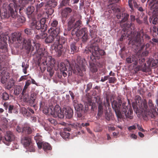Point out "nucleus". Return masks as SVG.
Returning <instances> with one entry per match:
<instances>
[{
  "instance_id": "1",
  "label": "nucleus",
  "mask_w": 158,
  "mask_h": 158,
  "mask_svg": "<svg viewBox=\"0 0 158 158\" xmlns=\"http://www.w3.org/2000/svg\"><path fill=\"white\" fill-rule=\"evenodd\" d=\"M77 61L74 69L71 65L69 66L68 65H65L63 63H61L59 64L58 68L64 77H66L67 75L70 76L72 72L81 76L83 75V72L85 70V60L83 59L81 60L80 56H78Z\"/></svg>"
},
{
  "instance_id": "2",
  "label": "nucleus",
  "mask_w": 158,
  "mask_h": 158,
  "mask_svg": "<svg viewBox=\"0 0 158 158\" xmlns=\"http://www.w3.org/2000/svg\"><path fill=\"white\" fill-rule=\"evenodd\" d=\"M43 112L48 115L51 114L54 117H59L62 118L64 116L66 118H70L73 114V111L69 107L64 108L62 110L58 105L54 107L50 106L48 108H45Z\"/></svg>"
},
{
  "instance_id": "3",
  "label": "nucleus",
  "mask_w": 158,
  "mask_h": 158,
  "mask_svg": "<svg viewBox=\"0 0 158 158\" xmlns=\"http://www.w3.org/2000/svg\"><path fill=\"white\" fill-rule=\"evenodd\" d=\"M10 37L14 44H17L19 46L22 44L28 51L33 50V47L31 45V40L30 39L23 40L21 37L20 33L16 32L13 33Z\"/></svg>"
},
{
  "instance_id": "4",
  "label": "nucleus",
  "mask_w": 158,
  "mask_h": 158,
  "mask_svg": "<svg viewBox=\"0 0 158 158\" xmlns=\"http://www.w3.org/2000/svg\"><path fill=\"white\" fill-rule=\"evenodd\" d=\"M35 46L36 52L40 55L42 62L44 65H50L52 67L53 66L55 63V59L52 58L51 56H48V52L45 50L41 53L42 49L40 48V44H39L36 43Z\"/></svg>"
},
{
  "instance_id": "5",
  "label": "nucleus",
  "mask_w": 158,
  "mask_h": 158,
  "mask_svg": "<svg viewBox=\"0 0 158 158\" xmlns=\"http://www.w3.org/2000/svg\"><path fill=\"white\" fill-rule=\"evenodd\" d=\"M122 101L120 99H118V101L114 100L112 103V106L114 110L115 114L118 118H120L122 117L121 110L124 113L126 112L127 108L125 105L126 103H123L122 105Z\"/></svg>"
},
{
  "instance_id": "6",
  "label": "nucleus",
  "mask_w": 158,
  "mask_h": 158,
  "mask_svg": "<svg viewBox=\"0 0 158 158\" xmlns=\"http://www.w3.org/2000/svg\"><path fill=\"white\" fill-rule=\"evenodd\" d=\"M48 32L50 34L49 36L45 40L46 43H51L53 41L55 42L56 41L58 43L60 39L59 33L60 29L59 28H56L55 29L51 27L48 30Z\"/></svg>"
},
{
  "instance_id": "7",
  "label": "nucleus",
  "mask_w": 158,
  "mask_h": 158,
  "mask_svg": "<svg viewBox=\"0 0 158 158\" xmlns=\"http://www.w3.org/2000/svg\"><path fill=\"white\" fill-rule=\"evenodd\" d=\"M26 3L25 0H19L18 3L14 0L12 3H10L9 5V10L11 16L13 18H16L17 17V11L19 7L21 6H24Z\"/></svg>"
},
{
  "instance_id": "8",
  "label": "nucleus",
  "mask_w": 158,
  "mask_h": 158,
  "mask_svg": "<svg viewBox=\"0 0 158 158\" xmlns=\"http://www.w3.org/2000/svg\"><path fill=\"white\" fill-rule=\"evenodd\" d=\"M85 52L86 53L90 52L92 55L95 57H99L100 56L103 55L105 54V52L103 50L100 49L98 46L97 45L91 46L89 48L88 50L85 49Z\"/></svg>"
},
{
  "instance_id": "9",
  "label": "nucleus",
  "mask_w": 158,
  "mask_h": 158,
  "mask_svg": "<svg viewBox=\"0 0 158 158\" xmlns=\"http://www.w3.org/2000/svg\"><path fill=\"white\" fill-rule=\"evenodd\" d=\"M129 15L127 13H124L122 14V19L121 22V25L123 28V30L124 31L127 30H130V29L132 30L134 28V25L133 24L128 22L126 23L123 24V23L126 21L128 18Z\"/></svg>"
},
{
  "instance_id": "10",
  "label": "nucleus",
  "mask_w": 158,
  "mask_h": 158,
  "mask_svg": "<svg viewBox=\"0 0 158 158\" xmlns=\"http://www.w3.org/2000/svg\"><path fill=\"white\" fill-rule=\"evenodd\" d=\"M86 31L85 28H83L80 30L74 28L72 30L71 34L72 35H76L77 37L82 36L83 39L85 40L86 39L87 37Z\"/></svg>"
},
{
  "instance_id": "11",
  "label": "nucleus",
  "mask_w": 158,
  "mask_h": 158,
  "mask_svg": "<svg viewBox=\"0 0 158 158\" xmlns=\"http://www.w3.org/2000/svg\"><path fill=\"white\" fill-rule=\"evenodd\" d=\"M148 105L150 111L146 112V117H150L153 118L155 117V115L157 114L156 110V107L154 106L152 101L151 100H149L148 101Z\"/></svg>"
},
{
  "instance_id": "12",
  "label": "nucleus",
  "mask_w": 158,
  "mask_h": 158,
  "mask_svg": "<svg viewBox=\"0 0 158 158\" xmlns=\"http://www.w3.org/2000/svg\"><path fill=\"white\" fill-rule=\"evenodd\" d=\"M45 20L44 19H42L40 21H34L31 23V27L32 29L35 28L37 30H39L42 27V25L44 24Z\"/></svg>"
},
{
  "instance_id": "13",
  "label": "nucleus",
  "mask_w": 158,
  "mask_h": 158,
  "mask_svg": "<svg viewBox=\"0 0 158 158\" xmlns=\"http://www.w3.org/2000/svg\"><path fill=\"white\" fill-rule=\"evenodd\" d=\"M135 44L133 46V47H134V46H137V49L138 50L139 49V51H140L141 50H143L145 47V50H147L149 47V44H147L145 46L142 44L141 41H139V39H136L135 40Z\"/></svg>"
},
{
  "instance_id": "14",
  "label": "nucleus",
  "mask_w": 158,
  "mask_h": 158,
  "mask_svg": "<svg viewBox=\"0 0 158 158\" xmlns=\"http://www.w3.org/2000/svg\"><path fill=\"white\" fill-rule=\"evenodd\" d=\"M31 142V138L28 136H23L21 139V143L25 147L28 146Z\"/></svg>"
},
{
  "instance_id": "15",
  "label": "nucleus",
  "mask_w": 158,
  "mask_h": 158,
  "mask_svg": "<svg viewBox=\"0 0 158 158\" xmlns=\"http://www.w3.org/2000/svg\"><path fill=\"white\" fill-rule=\"evenodd\" d=\"M42 136L39 134L37 133L36 136L34 137V139L36 141L38 147L39 149H41L42 148Z\"/></svg>"
},
{
  "instance_id": "16",
  "label": "nucleus",
  "mask_w": 158,
  "mask_h": 158,
  "mask_svg": "<svg viewBox=\"0 0 158 158\" xmlns=\"http://www.w3.org/2000/svg\"><path fill=\"white\" fill-rule=\"evenodd\" d=\"M52 47L53 49L55 50L56 52H57L58 53H60L63 47L62 45L59 44V40L58 43L56 42V41L55 42V44L53 45Z\"/></svg>"
},
{
  "instance_id": "17",
  "label": "nucleus",
  "mask_w": 158,
  "mask_h": 158,
  "mask_svg": "<svg viewBox=\"0 0 158 158\" xmlns=\"http://www.w3.org/2000/svg\"><path fill=\"white\" fill-rule=\"evenodd\" d=\"M14 136L12 132H7L6 135L5 136V139L7 142H11L14 139Z\"/></svg>"
},
{
  "instance_id": "18",
  "label": "nucleus",
  "mask_w": 158,
  "mask_h": 158,
  "mask_svg": "<svg viewBox=\"0 0 158 158\" xmlns=\"http://www.w3.org/2000/svg\"><path fill=\"white\" fill-rule=\"evenodd\" d=\"M73 106L75 110L77 111L82 110L83 109V106L82 105L79 104L77 102V100H74L73 101Z\"/></svg>"
},
{
  "instance_id": "19",
  "label": "nucleus",
  "mask_w": 158,
  "mask_h": 158,
  "mask_svg": "<svg viewBox=\"0 0 158 158\" xmlns=\"http://www.w3.org/2000/svg\"><path fill=\"white\" fill-rule=\"evenodd\" d=\"M15 82V80L12 78L10 79L5 85V88L8 89H10L13 86Z\"/></svg>"
},
{
  "instance_id": "20",
  "label": "nucleus",
  "mask_w": 158,
  "mask_h": 158,
  "mask_svg": "<svg viewBox=\"0 0 158 158\" xmlns=\"http://www.w3.org/2000/svg\"><path fill=\"white\" fill-rule=\"evenodd\" d=\"M127 61L128 63H131L132 62L135 65H136L137 64L138 59L135 56L132 57L129 56L127 58Z\"/></svg>"
},
{
  "instance_id": "21",
  "label": "nucleus",
  "mask_w": 158,
  "mask_h": 158,
  "mask_svg": "<svg viewBox=\"0 0 158 158\" xmlns=\"http://www.w3.org/2000/svg\"><path fill=\"white\" fill-rule=\"evenodd\" d=\"M72 11V9L69 8L67 7L64 9L61 13V16L62 17L66 18L69 15V13Z\"/></svg>"
},
{
  "instance_id": "22",
  "label": "nucleus",
  "mask_w": 158,
  "mask_h": 158,
  "mask_svg": "<svg viewBox=\"0 0 158 158\" xmlns=\"http://www.w3.org/2000/svg\"><path fill=\"white\" fill-rule=\"evenodd\" d=\"M23 132L28 134H30L31 133L32 130L28 124H25L23 126Z\"/></svg>"
},
{
  "instance_id": "23",
  "label": "nucleus",
  "mask_w": 158,
  "mask_h": 158,
  "mask_svg": "<svg viewBox=\"0 0 158 158\" xmlns=\"http://www.w3.org/2000/svg\"><path fill=\"white\" fill-rule=\"evenodd\" d=\"M29 96L28 94L26 95V97L25 98V101L26 102L29 101L30 103H33L36 99L35 95L34 94H32L31 95L30 100L29 98Z\"/></svg>"
},
{
  "instance_id": "24",
  "label": "nucleus",
  "mask_w": 158,
  "mask_h": 158,
  "mask_svg": "<svg viewBox=\"0 0 158 158\" xmlns=\"http://www.w3.org/2000/svg\"><path fill=\"white\" fill-rule=\"evenodd\" d=\"M66 129H64L63 131H62L60 134H58L59 136H60L64 139H66L69 137V133L65 132Z\"/></svg>"
},
{
  "instance_id": "25",
  "label": "nucleus",
  "mask_w": 158,
  "mask_h": 158,
  "mask_svg": "<svg viewBox=\"0 0 158 158\" xmlns=\"http://www.w3.org/2000/svg\"><path fill=\"white\" fill-rule=\"evenodd\" d=\"M2 96V98L3 100H7L9 99V96L8 94L6 92L3 90V92L1 93L0 94V95Z\"/></svg>"
},
{
  "instance_id": "26",
  "label": "nucleus",
  "mask_w": 158,
  "mask_h": 158,
  "mask_svg": "<svg viewBox=\"0 0 158 158\" xmlns=\"http://www.w3.org/2000/svg\"><path fill=\"white\" fill-rule=\"evenodd\" d=\"M74 21V19L73 18H71L69 19L68 22V26L67 29L68 31H70L71 29L73 27L74 24L73 23Z\"/></svg>"
},
{
  "instance_id": "27",
  "label": "nucleus",
  "mask_w": 158,
  "mask_h": 158,
  "mask_svg": "<svg viewBox=\"0 0 158 158\" xmlns=\"http://www.w3.org/2000/svg\"><path fill=\"white\" fill-rule=\"evenodd\" d=\"M22 88L20 86H16L14 90V94L16 95H18L21 92Z\"/></svg>"
},
{
  "instance_id": "28",
  "label": "nucleus",
  "mask_w": 158,
  "mask_h": 158,
  "mask_svg": "<svg viewBox=\"0 0 158 158\" xmlns=\"http://www.w3.org/2000/svg\"><path fill=\"white\" fill-rule=\"evenodd\" d=\"M129 6L131 9H133V6L137 7V5L135 1L134 0H129Z\"/></svg>"
},
{
  "instance_id": "29",
  "label": "nucleus",
  "mask_w": 158,
  "mask_h": 158,
  "mask_svg": "<svg viewBox=\"0 0 158 158\" xmlns=\"http://www.w3.org/2000/svg\"><path fill=\"white\" fill-rule=\"evenodd\" d=\"M43 146V149L44 151L47 150H50L51 149V147L50 145L47 143H42V147Z\"/></svg>"
},
{
  "instance_id": "30",
  "label": "nucleus",
  "mask_w": 158,
  "mask_h": 158,
  "mask_svg": "<svg viewBox=\"0 0 158 158\" xmlns=\"http://www.w3.org/2000/svg\"><path fill=\"white\" fill-rule=\"evenodd\" d=\"M8 112L11 113H17L18 111L16 108L14 107L13 106L10 105L9 106Z\"/></svg>"
},
{
  "instance_id": "31",
  "label": "nucleus",
  "mask_w": 158,
  "mask_h": 158,
  "mask_svg": "<svg viewBox=\"0 0 158 158\" xmlns=\"http://www.w3.org/2000/svg\"><path fill=\"white\" fill-rule=\"evenodd\" d=\"M35 8L33 6H28L27 9V15H31L34 11Z\"/></svg>"
},
{
  "instance_id": "32",
  "label": "nucleus",
  "mask_w": 158,
  "mask_h": 158,
  "mask_svg": "<svg viewBox=\"0 0 158 158\" xmlns=\"http://www.w3.org/2000/svg\"><path fill=\"white\" fill-rule=\"evenodd\" d=\"M103 112V108L102 106V103L100 102L98 104V115H101Z\"/></svg>"
},
{
  "instance_id": "33",
  "label": "nucleus",
  "mask_w": 158,
  "mask_h": 158,
  "mask_svg": "<svg viewBox=\"0 0 158 158\" xmlns=\"http://www.w3.org/2000/svg\"><path fill=\"white\" fill-rule=\"evenodd\" d=\"M22 67L23 68V71L24 74L27 73V70L29 67V65L27 64H25L24 62L22 63Z\"/></svg>"
},
{
  "instance_id": "34",
  "label": "nucleus",
  "mask_w": 158,
  "mask_h": 158,
  "mask_svg": "<svg viewBox=\"0 0 158 158\" xmlns=\"http://www.w3.org/2000/svg\"><path fill=\"white\" fill-rule=\"evenodd\" d=\"M70 48L71 50V52L72 54H73L74 52L76 51L77 48L75 44L74 43L71 44L70 45Z\"/></svg>"
},
{
  "instance_id": "35",
  "label": "nucleus",
  "mask_w": 158,
  "mask_h": 158,
  "mask_svg": "<svg viewBox=\"0 0 158 158\" xmlns=\"http://www.w3.org/2000/svg\"><path fill=\"white\" fill-rule=\"evenodd\" d=\"M147 104V102L146 100L144 99L141 104V107L143 109H147L148 107Z\"/></svg>"
},
{
  "instance_id": "36",
  "label": "nucleus",
  "mask_w": 158,
  "mask_h": 158,
  "mask_svg": "<svg viewBox=\"0 0 158 158\" xmlns=\"http://www.w3.org/2000/svg\"><path fill=\"white\" fill-rule=\"evenodd\" d=\"M1 40V35H0V41ZM6 43L3 42V43L0 42V49H2L6 48Z\"/></svg>"
},
{
  "instance_id": "37",
  "label": "nucleus",
  "mask_w": 158,
  "mask_h": 158,
  "mask_svg": "<svg viewBox=\"0 0 158 158\" xmlns=\"http://www.w3.org/2000/svg\"><path fill=\"white\" fill-rule=\"evenodd\" d=\"M22 112L24 115L28 116V115L27 110L24 107L22 108Z\"/></svg>"
},
{
  "instance_id": "38",
  "label": "nucleus",
  "mask_w": 158,
  "mask_h": 158,
  "mask_svg": "<svg viewBox=\"0 0 158 158\" xmlns=\"http://www.w3.org/2000/svg\"><path fill=\"white\" fill-rule=\"evenodd\" d=\"M48 121L49 122L52 124H53L54 125H56L57 123V122L54 119L50 118L48 119Z\"/></svg>"
},
{
  "instance_id": "39",
  "label": "nucleus",
  "mask_w": 158,
  "mask_h": 158,
  "mask_svg": "<svg viewBox=\"0 0 158 158\" xmlns=\"http://www.w3.org/2000/svg\"><path fill=\"white\" fill-rule=\"evenodd\" d=\"M81 24V22L80 20H78L77 21L75 24V25H74V27H75L74 28L78 29L77 27L79 26Z\"/></svg>"
},
{
  "instance_id": "40",
  "label": "nucleus",
  "mask_w": 158,
  "mask_h": 158,
  "mask_svg": "<svg viewBox=\"0 0 158 158\" xmlns=\"http://www.w3.org/2000/svg\"><path fill=\"white\" fill-rule=\"evenodd\" d=\"M16 131L18 132H23V127H21L20 126H17L16 128Z\"/></svg>"
},
{
  "instance_id": "41",
  "label": "nucleus",
  "mask_w": 158,
  "mask_h": 158,
  "mask_svg": "<svg viewBox=\"0 0 158 158\" xmlns=\"http://www.w3.org/2000/svg\"><path fill=\"white\" fill-rule=\"evenodd\" d=\"M8 78V77H5L4 76H2L1 80V82L3 84L5 83L7 81Z\"/></svg>"
},
{
  "instance_id": "42",
  "label": "nucleus",
  "mask_w": 158,
  "mask_h": 158,
  "mask_svg": "<svg viewBox=\"0 0 158 158\" xmlns=\"http://www.w3.org/2000/svg\"><path fill=\"white\" fill-rule=\"evenodd\" d=\"M58 22L56 20L53 21L52 23L51 24L52 26L53 27H56L58 24Z\"/></svg>"
},
{
  "instance_id": "43",
  "label": "nucleus",
  "mask_w": 158,
  "mask_h": 158,
  "mask_svg": "<svg viewBox=\"0 0 158 158\" xmlns=\"http://www.w3.org/2000/svg\"><path fill=\"white\" fill-rule=\"evenodd\" d=\"M27 79V75L23 76L20 77L19 80L18 81L20 82L21 81H22L23 80H26Z\"/></svg>"
},
{
  "instance_id": "44",
  "label": "nucleus",
  "mask_w": 158,
  "mask_h": 158,
  "mask_svg": "<svg viewBox=\"0 0 158 158\" xmlns=\"http://www.w3.org/2000/svg\"><path fill=\"white\" fill-rule=\"evenodd\" d=\"M109 82L110 83H114L115 80L114 77H110L109 78Z\"/></svg>"
},
{
  "instance_id": "45",
  "label": "nucleus",
  "mask_w": 158,
  "mask_h": 158,
  "mask_svg": "<svg viewBox=\"0 0 158 158\" xmlns=\"http://www.w3.org/2000/svg\"><path fill=\"white\" fill-rule=\"evenodd\" d=\"M24 32L26 34L30 35L31 32V31L30 29L27 28L24 30Z\"/></svg>"
},
{
  "instance_id": "46",
  "label": "nucleus",
  "mask_w": 158,
  "mask_h": 158,
  "mask_svg": "<svg viewBox=\"0 0 158 158\" xmlns=\"http://www.w3.org/2000/svg\"><path fill=\"white\" fill-rule=\"evenodd\" d=\"M152 23L154 24H158V18L156 17L154 18L152 21Z\"/></svg>"
},
{
  "instance_id": "47",
  "label": "nucleus",
  "mask_w": 158,
  "mask_h": 158,
  "mask_svg": "<svg viewBox=\"0 0 158 158\" xmlns=\"http://www.w3.org/2000/svg\"><path fill=\"white\" fill-rule=\"evenodd\" d=\"M136 127L135 125H132L129 127L128 128V130L129 131H131L132 130H135L136 129Z\"/></svg>"
},
{
  "instance_id": "48",
  "label": "nucleus",
  "mask_w": 158,
  "mask_h": 158,
  "mask_svg": "<svg viewBox=\"0 0 158 158\" xmlns=\"http://www.w3.org/2000/svg\"><path fill=\"white\" fill-rule=\"evenodd\" d=\"M47 36V34L45 33H43L40 34V38L41 39H44Z\"/></svg>"
},
{
  "instance_id": "49",
  "label": "nucleus",
  "mask_w": 158,
  "mask_h": 158,
  "mask_svg": "<svg viewBox=\"0 0 158 158\" xmlns=\"http://www.w3.org/2000/svg\"><path fill=\"white\" fill-rule=\"evenodd\" d=\"M137 125L138 128L139 130H140L142 131H143V132L144 131V130L142 128L141 126H140L138 124H137Z\"/></svg>"
},
{
  "instance_id": "50",
  "label": "nucleus",
  "mask_w": 158,
  "mask_h": 158,
  "mask_svg": "<svg viewBox=\"0 0 158 158\" xmlns=\"http://www.w3.org/2000/svg\"><path fill=\"white\" fill-rule=\"evenodd\" d=\"M108 78V76H105L103 77H102L101 80V81L102 82H104L106 80H107Z\"/></svg>"
},
{
  "instance_id": "51",
  "label": "nucleus",
  "mask_w": 158,
  "mask_h": 158,
  "mask_svg": "<svg viewBox=\"0 0 158 158\" xmlns=\"http://www.w3.org/2000/svg\"><path fill=\"white\" fill-rule=\"evenodd\" d=\"M31 83V81L30 80H28L26 82L25 85L28 87L30 85Z\"/></svg>"
},
{
  "instance_id": "52",
  "label": "nucleus",
  "mask_w": 158,
  "mask_h": 158,
  "mask_svg": "<svg viewBox=\"0 0 158 158\" xmlns=\"http://www.w3.org/2000/svg\"><path fill=\"white\" fill-rule=\"evenodd\" d=\"M27 87H28L26 85H25V86H24V88L23 89V90L22 93V94L23 95L24 94V93L25 92V91L26 90V89L27 88Z\"/></svg>"
},
{
  "instance_id": "53",
  "label": "nucleus",
  "mask_w": 158,
  "mask_h": 158,
  "mask_svg": "<svg viewBox=\"0 0 158 158\" xmlns=\"http://www.w3.org/2000/svg\"><path fill=\"white\" fill-rule=\"evenodd\" d=\"M148 53V51L147 50H146L144 52H142V54L143 56H146Z\"/></svg>"
},
{
  "instance_id": "54",
  "label": "nucleus",
  "mask_w": 158,
  "mask_h": 158,
  "mask_svg": "<svg viewBox=\"0 0 158 158\" xmlns=\"http://www.w3.org/2000/svg\"><path fill=\"white\" fill-rule=\"evenodd\" d=\"M131 20L132 21H134L135 20V16L133 15H131L130 16Z\"/></svg>"
},
{
  "instance_id": "55",
  "label": "nucleus",
  "mask_w": 158,
  "mask_h": 158,
  "mask_svg": "<svg viewBox=\"0 0 158 158\" xmlns=\"http://www.w3.org/2000/svg\"><path fill=\"white\" fill-rule=\"evenodd\" d=\"M92 84L91 83H89L87 85V88L89 89L92 87Z\"/></svg>"
},
{
  "instance_id": "56",
  "label": "nucleus",
  "mask_w": 158,
  "mask_h": 158,
  "mask_svg": "<svg viewBox=\"0 0 158 158\" xmlns=\"http://www.w3.org/2000/svg\"><path fill=\"white\" fill-rule=\"evenodd\" d=\"M131 137L133 139H136L137 138V136L134 134H132L131 135Z\"/></svg>"
},
{
  "instance_id": "57",
  "label": "nucleus",
  "mask_w": 158,
  "mask_h": 158,
  "mask_svg": "<svg viewBox=\"0 0 158 158\" xmlns=\"http://www.w3.org/2000/svg\"><path fill=\"white\" fill-rule=\"evenodd\" d=\"M43 4L44 3H40L39 5H37L36 6V8L38 9V8H40L41 7L43 6Z\"/></svg>"
},
{
  "instance_id": "58",
  "label": "nucleus",
  "mask_w": 158,
  "mask_h": 158,
  "mask_svg": "<svg viewBox=\"0 0 158 158\" xmlns=\"http://www.w3.org/2000/svg\"><path fill=\"white\" fill-rule=\"evenodd\" d=\"M81 125L82 127L87 126L89 125V124L88 123H82Z\"/></svg>"
},
{
  "instance_id": "59",
  "label": "nucleus",
  "mask_w": 158,
  "mask_h": 158,
  "mask_svg": "<svg viewBox=\"0 0 158 158\" xmlns=\"http://www.w3.org/2000/svg\"><path fill=\"white\" fill-rule=\"evenodd\" d=\"M108 129L109 130L114 131L115 130V128L113 127H109Z\"/></svg>"
},
{
  "instance_id": "60",
  "label": "nucleus",
  "mask_w": 158,
  "mask_h": 158,
  "mask_svg": "<svg viewBox=\"0 0 158 158\" xmlns=\"http://www.w3.org/2000/svg\"><path fill=\"white\" fill-rule=\"evenodd\" d=\"M20 19L22 20V21H21V22L22 23L25 20V18L23 17H19V21H20Z\"/></svg>"
},
{
  "instance_id": "61",
  "label": "nucleus",
  "mask_w": 158,
  "mask_h": 158,
  "mask_svg": "<svg viewBox=\"0 0 158 158\" xmlns=\"http://www.w3.org/2000/svg\"><path fill=\"white\" fill-rule=\"evenodd\" d=\"M139 135L141 137H143L144 136V135L141 132H139L138 133Z\"/></svg>"
},
{
  "instance_id": "62",
  "label": "nucleus",
  "mask_w": 158,
  "mask_h": 158,
  "mask_svg": "<svg viewBox=\"0 0 158 158\" xmlns=\"http://www.w3.org/2000/svg\"><path fill=\"white\" fill-rule=\"evenodd\" d=\"M119 134V132H118L117 133L115 132H114L113 133V135L114 136H117Z\"/></svg>"
},
{
  "instance_id": "63",
  "label": "nucleus",
  "mask_w": 158,
  "mask_h": 158,
  "mask_svg": "<svg viewBox=\"0 0 158 158\" xmlns=\"http://www.w3.org/2000/svg\"><path fill=\"white\" fill-rule=\"evenodd\" d=\"M70 95L72 99L73 100L74 99V95L72 92H71L70 93Z\"/></svg>"
},
{
  "instance_id": "64",
  "label": "nucleus",
  "mask_w": 158,
  "mask_h": 158,
  "mask_svg": "<svg viewBox=\"0 0 158 158\" xmlns=\"http://www.w3.org/2000/svg\"><path fill=\"white\" fill-rule=\"evenodd\" d=\"M152 41L155 43H158V39L156 38H153Z\"/></svg>"
}]
</instances>
